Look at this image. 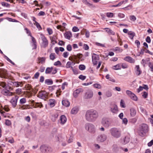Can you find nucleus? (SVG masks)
Listing matches in <instances>:
<instances>
[{
	"mask_svg": "<svg viewBox=\"0 0 153 153\" xmlns=\"http://www.w3.org/2000/svg\"><path fill=\"white\" fill-rule=\"evenodd\" d=\"M64 36L66 39H70L71 37H72V34L71 32L68 31L65 33Z\"/></svg>",
	"mask_w": 153,
	"mask_h": 153,
	"instance_id": "26",
	"label": "nucleus"
},
{
	"mask_svg": "<svg viewBox=\"0 0 153 153\" xmlns=\"http://www.w3.org/2000/svg\"><path fill=\"white\" fill-rule=\"evenodd\" d=\"M62 93V91L60 89H58L56 91V96L57 97H59L61 94Z\"/></svg>",
	"mask_w": 153,
	"mask_h": 153,
	"instance_id": "44",
	"label": "nucleus"
},
{
	"mask_svg": "<svg viewBox=\"0 0 153 153\" xmlns=\"http://www.w3.org/2000/svg\"><path fill=\"white\" fill-rule=\"evenodd\" d=\"M0 77L4 79L8 78L9 76L7 71L5 69L0 68Z\"/></svg>",
	"mask_w": 153,
	"mask_h": 153,
	"instance_id": "7",
	"label": "nucleus"
},
{
	"mask_svg": "<svg viewBox=\"0 0 153 153\" xmlns=\"http://www.w3.org/2000/svg\"><path fill=\"white\" fill-rule=\"evenodd\" d=\"M79 79H81L82 80H83L86 79V76H83L82 75H81L79 76Z\"/></svg>",
	"mask_w": 153,
	"mask_h": 153,
	"instance_id": "63",
	"label": "nucleus"
},
{
	"mask_svg": "<svg viewBox=\"0 0 153 153\" xmlns=\"http://www.w3.org/2000/svg\"><path fill=\"white\" fill-rule=\"evenodd\" d=\"M99 116L97 111L94 109H91L87 110L85 113V118L86 121L89 122H94Z\"/></svg>",
	"mask_w": 153,
	"mask_h": 153,
	"instance_id": "1",
	"label": "nucleus"
},
{
	"mask_svg": "<svg viewBox=\"0 0 153 153\" xmlns=\"http://www.w3.org/2000/svg\"><path fill=\"white\" fill-rule=\"evenodd\" d=\"M130 97L131 100L134 101H137V97L134 93H133V95H132Z\"/></svg>",
	"mask_w": 153,
	"mask_h": 153,
	"instance_id": "37",
	"label": "nucleus"
},
{
	"mask_svg": "<svg viewBox=\"0 0 153 153\" xmlns=\"http://www.w3.org/2000/svg\"><path fill=\"white\" fill-rule=\"evenodd\" d=\"M148 131V127L147 125L143 124L139 128L138 133L140 136L143 137Z\"/></svg>",
	"mask_w": 153,
	"mask_h": 153,
	"instance_id": "2",
	"label": "nucleus"
},
{
	"mask_svg": "<svg viewBox=\"0 0 153 153\" xmlns=\"http://www.w3.org/2000/svg\"><path fill=\"white\" fill-rule=\"evenodd\" d=\"M23 78L25 79H27L30 78V76L29 74H24L23 75Z\"/></svg>",
	"mask_w": 153,
	"mask_h": 153,
	"instance_id": "50",
	"label": "nucleus"
},
{
	"mask_svg": "<svg viewBox=\"0 0 153 153\" xmlns=\"http://www.w3.org/2000/svg\"><path fill=\"white\" fill-rule=\"evenodd\" d=\"M68 85V83L67 82H64L62 85V90H64L65 88V86H67Z\"/></svg>",
	"mask_w": 153,
	"mask_h": 153,
	"instance_id": "56",
	"label": "nucleus"
},
{
	"mask_svg": "<svg viewBox=\"0 0 153 153\" xmlns=\"http://www.w3.org/2000/svg\"><path fill=\"white\" fill-rule=\"evenodd\" d=\"M105 30V31L109 35H115V33L112 31L111 29L108 28H106L104 29Z\"/></svg>",
	"mask_w": 153,
	"mask_h": 153,
	"instance_id": "27",
	"label": "nucleus"
},
{
	"mask_svg": "<svg viewBox=\"0 0 153 153\" xmlns=\"http://www.w3.org/2000/svg\"><path fill=\"white\" fill-rule=\"evenodd\" d=\"M26 102V99L25 98L21 99L19 101V103L21 104H23Z\"/></svg>",
	"mask_w": 153,
	"mask_h": 153,
	"instance_id": "43",
	"label": "nucleus"
},
{
	"mask_svg": "<svg viewBox=\"0 0 153 153\" xmlns=\"http://www.w3.org/2000/svg\"><path fill=\"white\" fill-rule=\"evenodd\" d=\"M130 114L132 117H134L136 114V111L134 108H131L130 109Z\"/></svg>",
	"mask_w": 153,
	"mask_h": 153,
	"instance_id": "30",
	"label": "nucleus"
},
{
	"mask_svg": "<svg viewBox=\"0 0 153 153\" xmlns=\"http://www.w3.org/2000/svg\"><path fill=\"white\" fill-rule=\"evenodd\" d=\"M93 91L91 90H88L85 93V99H88L91 98L93 96Z\"/></svg>",
	"mask_w": 153,
	"mask_h": 153,
	"instance_id": "15",
	"label": "nucleus"
},
{
	"mask_svg": "<svg viewBox=\"0 0 153 153\" xmlns=\"http://www.w3.org/2000/svg\"><path fill=\"white\" fill-rule=\"evenodd\" d=\"M106 136L104 134H102L98 137L97 140L100 142H103L106 139Z\"/></svg>",
	"mask_w": 153,
	"mask_h": 153,
	"instance_id": "16",
	"label": "nucleus"
},
{
	"mask_svg": "<svg viewBox=\"0 0 153 153\" xmlns=\"http://www.w3.org/2000/svg\"><path fill=\"white\" fill-rule=\"evenodd\" d=\"M46 59L45 57H38L36 60L37 62L39 64H44L45 62Z\"/></svg>",
	"mask_w": 153,
	"mask_h": 153,
	"instance_id": "17",
	"label": "nucleus"
},
{
	"mask_svg": "<svg viewBox=\"0 0 153 153\" xmlns=\"http://www.w3.org/2000/svg\"><path fill=\"white\" fill-rule=\"evenodd\" d=\"M130 141L129 138L128 137L126 136L123 139V144H125L128 143Z\"/></svg>",
	"mask_w": 153,
	"mask_h": 153,
	"instance_id": "35",
	"label": "nucleus"
},
{
	"mask_svg": "<svg viewBox=\"0 0 153 153\" xmlns=\"http://www.w3.org/2000/svg\"><path fill=\"white\" fill-rule=\"evenodd\" d=\"M74 63L73 62H68L66 65V67L67 68H71V65Z\"/></svg>",
	"mask_w": 153,
	"mask_h": 153,
	"instance_id": "40",
	"label": "nucleus"
},
{
	"mask_svg": "<svg viewBox=\"0 0 153 153\" xmlns=\"http://www.w3.org/2000/svg\"><path fill=\"white\" fill-rule=\"evenodd\" d=\"M48 94L45 91H41L39 92L38 97L42 99L47 98L48 97Z\"/></svg>",
	"mask_w": 153,
	"mask_h": 153,
	"instance_id": "10",
	"label": "nucleus"
},
{
	"mask_svg": "<svg viewBox=\"0 0 153 153\" xmlns=\"http://www.w3.org/2000/svg\"><path fill=\"white\" fill-rule=\"evenodd\" d=\"M79 110V108L76 106L74 107L71 110V113L72 114H77Z\"/></svg>",
	"mask_w": 153,
	"mask_h": 153,
	"instance_id": "24",
	"label": "nucleus"
},
{
	"mask_svg": "<svg viewBox=\"0 0 153 153\" xmlns=\"http://www.w3.org/2000/svg\"><path fill=\"white\" fill-rule=\"evenodd\" d=\"M79 68L80 70H83L85 69V67L84 65H79Z\"/></svg>",
	"mask_w": 153,
	"mask_h": 153,
	"instance_id": "52",
	"label": "nucleus"
},
{
	"mask_svg": "<svg viewBox=\"0 0 153 153\" xmlns=\"http://www.w3.org/2000/svg\"><path fill=\"white\" fill-rule=\"evenodd\" d=\"M55 56L56 54L55 53H51L50 55V59L52 60H53L56 58Z\"/></svg>",
	"mask_w": 153,
	"mask_h": 153,
	"instance_id": "41",
	"label": "nucleus"
},
{
	"mask_svg": "<svg viewBox=\"0 0 153 153\" xmlns=\"http://www.w3.org/2000/svg\"><path fill=\"white\" fill-rule=\"evenodd\" d=\"M66 48L68 51H71L72 50L71 45L70 44H68L67 45Z\"/></svg>",
	"mask_w": 153,
	"mask_h": 153,
	"instance_id": "58",
	"label": "nucleus"
},
{
	"mask_svg": "<svg viewBox=\"0 0 153 153\" xmlns=\"http://www.w3.org/2000/svg\"><path fill=\"white\" fill-rule=\"evenodd\" d=\"M40 150L42 153H48L51 150V147L45 145H42L40 148Z\"/></svg>",
	"mask_w": 153,
	"mask_h": 153,
	"instance_id": "6",
	"label": "nucleus"
},
{
	"mask_svg": "<svg viewBox=\"0 0 153 153\" xmlns=\"http://www.w3.org/2000/svg\"><path fill=\"white\" fill-rule=\"evenodd\" d=\"M126 94L130 97L132 95H133V93L131 91L127 90L126 91Z\"/></svg>",
	"mask_w": 153,
	"mask_h": 153,
	"instance_id": "47",
	"label": "nucleus"
},
{
	"mask_svg": "<svg viewBox=\"0 0 153 153\" xmlns=\"http://www.w3.org/2000/svg\"><path fill=\"white\" fill-rule=\"evenodd\" d=\"M125 104L123 100H121L120 102V105L121 107L124 108L125 107Z\"/></svg>",
	"mask_w": 153,
	"mask_h": 153,
	"instance_id": "59",
	"label": "nucleus"
},
{
	"mask_svg": "<svg viewBox=\"0 0 153 153\" xmlns=\"http://www.w3.org/2000/svg\"><path fill=\"white\" fill-rule=\"evenodd\" d=\"M121 66L123 68H128V66L125 63H123L121 65Z\"/></svg>",
	"mask_w": 153,
	"mask_h": 153,
	"instance_id": "64",
	"label": "nucleus"
},
{
	"mask_svg": "<svg viewBox=\"0 0 153 153\" xmlns=\"http://www.w3.org/2000/svg\"><path fill=\"white\" fill-rule=\"evenodd\" d=\"M56 139L59 141H60L61 140V139H63V137L62 136V134H59L58 136H57L56 137Z\"/></svg>",
	"mask_w": 153,
	"mask_h": 153,
	"instance_id": "42",
	"label": "nucleus"
},
{
	"mask_svg": "<svg viewBox=\"0 0 153 153\" xmlns=\"http://www.w3.org/2000/svg\"><path fill=\"white\" fill-rule=\"evenodd\" d=\"M76 59V56H73L72 57H69V59L74 62V65L75 63L74 62L75 59Z\"/></svg>",
	"mask_w": 153,
	"mask_h": 153,
	"instance_id": "39",
	"label": "nucleus"
},
{
	"mask_svg": "<svg viewBox=\"0 0 153 153\" xmlns=\"http://www.w3.org/2000/svg\"><path fill=\"white\" fill-rule=\"evenodd\" d=\"M111 135L116 138L119 137L121 134V131L120 130L116 128H111L110 130Z\"/></svg>",
	"mask_w": 153,
	"mask_h": 153,
	"instance_id": "3",
	"label": "nucleus"
},
{
	"mask_svg": "<svg viewBox=\"0 0 153 153\" xmlns=\"http://www.w3.org/2000/svg\"><path fill=\"white\" fill-rule=\"evenodd\" d=\"M102 124L105 127H108L110 125L111 122L108 118H103L102 120Z\"/></svg>",
	"mask_w": 153,
	"mask_h": 153,
	"instance_id": "12",
	"label": "nucleus"
},
{
	"mask_svg": "<svg viewBox=\"0 0 153 153\" xmlns=\"http://www.w3.org/2000/svg\"><path fill=\"white\" fill-rule=\"evenodd\" d=\"M129 18L131 20L133 21H135L136 19V17L134 15L130 16Z\"/></svg>",
	"mask_w": 153,
	"mask_h": 153,
	"instance_id": "49",
	"label": "nucleus"
},
{
	"mask_svg": "<svg viewBox=\"0 0 153 153\" xmlns=\"http://www.w3.org/2000/svg\"><path fill=\"white\" fill-rule=\"evenodd\" d=\"M85 128L89 132L91 133H94L95 131L94 126L92 124L88 123L85 125Z\"/></svg>",
	"mask_w": 153,
	"mask_h": 153,
	"instance_id": "5",
	"label": "nucleus"
},
{
	"mask_svg": "<svg viewBox=\"0 0 153 153\" xmlns=\"http://www.w3.org/2000/svg\"><path fill=\"white\" fill-rule=\"evenodd\" d=\"M34 24L36 25L37 28L39 30H41L42 29V28L40 24L37 22H35V23H33Z\"/></svg>",
	"mask_w": 153,
	"mask_h": 153,
	"instance_id": "38",
	"label": "nucleus"
},
{
	"mask_svg": "<svg viewBox=\"0 0 153 153\" xmlns=\"http://www.w3.org/2000/svg\"><path fill=\"white\" fill-rule=\"evenodd\" d=\"M58 116V114L57 113H55L53 114L51 117L52 120L53 122H55L57 119Z\"/></svg>",
	"mask_w": 153,
	"mask_h": 153,
	"instance_id": "23",
	"label": "nucleus"
},
{
	"mask_svg": "<svg viewBox=\"0 0 153 153\" xmlns=\"http://www.w3.org/2000/svg\"><path fill=\"white\" fill-rule=\"evenodd\" d=\"M149 66L151 69V71H153V64L151 62L149 63Z\"/></svg>",
	"mask_w": 153,
	"mask_h": 153,
	"instance_id": "55",
	"label": "nucleus"
},
{
	"mask_svg": "<svg viewBox=\"0 0 153 153\" xmlns=\"http://www.w3.org/2000/svg\"><path fill=\"white\" fill-rule=\"evenodd\" d=\"M128 34L129 35V37L131 39H133L135 35V33L134 32L132 31H129L128 33Z\"/></svg>",
	"mask_w": 153,
	"mask_h": 153,
	"instance_id": "31",
	"label": "nucleus"
},
{
	"mask_svg": "<svg viewBox=\"0 0 153 153\" xmlns=\"http://www.w3.org/2000/svg\"><path fill=\"white\" fill-rule=\"evenodd\" d=\"M6 57V59H7V60L9 62H10L11 64H12V65H15V64L14 62H13L10 59H9L7 56H5Z\"/></svg>",
	"mask_w": 153,
	"mask_h": 153,
	"instance_id": "62",
	"label": "nucleus"
},
{
	"mask_svg": "<svg viewBox=\"0 0 153 153\" xmlns=\"http://www.w3.org/2000/svg\"><path fill=\"white\" fill-rule=\"evenodd\" d=\"M47 30L49 35H51L53 33V31L51 29L48 28H47Z\"/></svg>",
	"mask_w": 153,
	"mask_h": 153,
	"instance_id": "54",
	"label": "nucleus"
},
{
	"mask_svg": "<svg viewBox=\"0 0 153 153\" xmlns=\"http://www.w3.org/2000/svg\"><path fill=\"white\" fill-rule=\"evenodd\" d=\"M57 72L56 68H53V67H47L45 70V73L46 74L51 73L52 74H56Z\"/></svg>",
	"mask_w": 153,
	"mask_h": 153,
	"instance_id": "8",
	"label": "nucleus"
},
{
	"mask_svg": "<svg viewBox=\"0 0 153 153\" xmlns=\"http://www.w3.org/2000/svg\"><path fill=\"white\" fill-rule=\"evenodd\" d=\"M83 91V89L81 88H78L75 90L73 92V95L75 98L77 97L79 94Z\"/></svg>",
	"mask_w": 153,
	"mask_h": 153,
	"instance_id": "14",
	"label": "nucleus"
},
{
	"mask_svg": "<svg viewBox=\"0 0 153 153\" xmlns=\"http://www.w3.org/2000/svg\"><path fill=\"white\" fill-rule=\"evenodd\" d=\"M40 37L42 41L41 44V47L42 48H45L48 46V40L44 35L42 33L40 34Z\"/></svg>",
	"mask_w": 153,
	"mask_h": 153,
	"instance_id": "4",
	"label": "nucleus"
},
{
	"mask_svg": "<svg viewBox=\"0 0 153 153\" xmlns=\"http://www.w3.org/2000/svg\"><path fill=\"white\" fill-rule=\"evenodd\" d=\"M112 68L113 69L115 70H120L121 69V64H118L112 67Z\"/></svg>",
	"mask_w": 153,
	"mask_h": 153,
	"instance_id": "33",
	"label": "nucleus"
},
{
	"mask_svg": "<svg viewBox=\"0 0 153 153\" xmlns=\"http://www.w3.org/2000/svg\"><path fill=\"white\" fill-rule=\"evenodd\" d=\"M1 4L3 6L6 7H10V5L9 4L4 2H2Z\"/></svg>",
	"mask_w": 153,
	"mask_h": 153,
	"instance_id": "51",
	"label": "nucleus"
},
{
	"mask_svg": "<svg viewBox=\"0 0 153 153\" xmlns=\"http://www.w3.org/2000/svg\"><path fill=\"white\" fill-rule=\"evenodd\" d=\"M30 108V106L29 105H23L21 106H20L19 108V109L22 110L29 109Z\"/></svg>",
	"mask_w": 153,
	"mask_h": 153,
	"instance_id": "28",
	"label": "nucleus"
},
{
	"mask_svg": "<svg viewBox=\"0 0 153 153\" xmlns=\"http://www.w3.org/2000/svg\"><path fill=\"white\" fill-rule=\"evenodd\" d=\"M92 62L94 65H96L98 61L99 60L100 57L98 55L94 53L92 56Z\"/></svg>",
	"mask_w": 153,
	"mask_h": 153,
	"instance_id": "11",
	"label": "nucleus"
},
{
	"mask_svg": "<svg viewBox=\"0 0 153 153\" xmlns=\"http://www.w3.org/2000/svg\"><path fill=\"white\" fill-rule=\"evenodd\" d=\"M42 4H40V5L41 6V8L42 9L43 7V4L45 5L46 6H48L51 5V3L48 1H42Z\"/></svg>",
	"mask_w": 153,
	"mask_h": 153,
	"instance_id": "34",
	"label": "nucleus"
},
{
	"mask_svg": "<svg viewBox=\"0 0 153 153\" xmlns=\"http://www.w3.org/2000/svg\"><path fill=\"white\" fill-rule=\"evenodd\" d=\"M135 73L137 76H139L142 73V71L140 69L139 65H137L135 66Z\"/></svg>",
	"mask_w": 153,
	"mask_h": 153,
	"instance_id": "19",
	"label": "nucleus"
},
{
	"mask_svg": "<svg viewBox=\"0 0 153 153\" xmlns=\"http://www.w3.org/2000/svg\"><path fill=\"white\" fill-rule=\"evenodd\" d=\"M35 108H41L43 107V105L41 102H36L34 104Z\"/></svg>",
	"mask_w": 153,
	"mask_h": 153,
	"instance_id": "32",
	"label": "nucleus"
},
{
	"mask_svg": "<svg viewBox=\"0 0 153 153\" xmlns=\"http://www.w3.org/2000/svg\"><path fill=\"white\" fill-rule=\"evenodd\" d=\"M25 30H26L27 33L28 34L29 36H31L32 35L30 31L27 28H25Z\"/></svg>",
	"mask_w": 153,
	"mask_h": 153,
	"instance_id": "53",
	"label": "nucleus"
},
{
	"mask_svg": "<svg viewBox=\"0 0 153 153\" xmlns=\"http://www.w3.org/2000/svg\"><path fill=\"white\" fill-rule=\"evenodd\" d=\"M13 85L16 87H22L23 85V82H12Z\"/></svg>",
	"mask_w": 153,
	"mask_h": 153,
	"instance_id": "18",
	"label": "nucleus"
},
{
	"mask_svg": "<svg viewBox=\"0 0 153 153\" xmlns=\"http://www.w3.org/2000/svg\"><path fill=\"white\" fill-rule=\"evenodd\" d=\"M5 123L6 125L8 126H10L11 124L10 121L9 120H6Z\"/></svg>",
	"mask_w": 153,
	"mask_h": 153,
	"instance_id": "60",
	"label": "nucleus"
},
{
	"mask_svg": "<svg viewBox=\"0 0 153 153\" xmlns=\"http://www.w3.org/2000/svg\"><path fill=\"white\" fill-rule=\"evenodd\" d=\"M107 16L109 18H112L114 16V14L112 13H107L106 14Z\"/></svg>",
	"mask_w": 153,
	"mask_h": 153,
	"instance_id": "45",
	"label": "nucleus"
},
{
	"mask_svg": "<svg viewBox=\"0 0 153 153\" xmlns=\"http://www.w3.org/2000/svg\"><path fill=\"white\" fill-rule=\"evenodd\" d=\"M45 83L48 85H51L53 83V81L51 79H46L45 81Z\"/></svg>",
	"mask_w": 153,
	"mask_h": 153,
	"instance_id": "36",
	"label": "nucleus"
},
{
	"mask_svg": "<svg viewBox=\"0 0 153 153\" xmlns=\"http://www.w3.org/2000/svg\"><path fill=\"white\" fill-rule=\"evenodd\" d=\"M61 123L64 124L67 121V118L65 116L62 115L60 116V119Z\"/></svg>",
	"mask_w": 153,
	"mask_h": 153,
	"instance_id": "22",
	"label": "nucleus"
},
{
	"mask_svg": "<svg viewBox=\"0 0 153 153\" xmlns=\"http://www.w3.org/2000/svg\"><path fill=\"white\" fill-rule=\"evenodd\" d=\"M62 103L63 105L66 107L69 106L70 103L68 101L66 100H63L62 101Z\"/></svg>",
	"mask_w": 153,
	"mask_h": 153,
	"instance_id": "29",
	"label": "nucleus"
},
{
	"mask_svg": "<svg viewBox=\"0 0 153 153\" xmlns=\"http://www.w3.org/2000/svg\"><path fill=\"white\" fill-rule=\"evenodd\" d=\"M19 97L18 96H15L12 97L10 102L11 103L12 107L15 108L17 105V103Z\"/></svg>",
	"mask_w": 153,
	"mask_h": 153,
	"instance_id": "9",
	"label": "nucleus"
},
{
	"mask_svg": "<svg viewBox=\"0 0 153 153\" xmlns=\"http://www.w3.org/2000/svg\"><path fill=\"white\" fill-rule=\"evenodd\" d=\"M3 94L5 96H11L13 95V93L10 92L8 90H4L2 91Z\"/></svg>",
	"mask_w": 153,
	"mask_h": 153,
	"instance_id": "25",
	"label": "nucleus"
},
{
	"mask_svg": "<svg viewBox=\"0 0 153 153\" xmlns=\"http://www.w3.org/2000/svg\"><path fill=\"white\" fill-rule=\"evenodd\" d=\"M106 95L108 97H110L112 96V93L110 91H107L106 93Z\"/></svg>",
	"mask_w": 153,
	"mask_h": 153,
	"instance_id": "57",
	"label": "nucleus"
},
{
	"mask_svg": "<svg viewBox=\"0 0 153 153\" xmlns=\"http://www.w3.org/2000/svg\"><path fill=\"white\" fill-rule=\"evenodd\" d=\"M0 86L4 88H5L6 87V83L4 82H0Z\"/></svg>",
	"mask_w": 153,
	"mask_h": 153,
	"instance_id": "46",
	"label": "nucleus"
},
{
	"mask_svg": "<svg viewBox=\"0 0 153 153\" xmlns=\"http://www.w3.org/2000/svg\"><path fill=\"white\" fill-rule=\"evenodd\" d=\"M110 108L111 111L114 114H117L118 111L117 106L115 104L111 105Z\"/></svg>",
	"mask_w": 153,
	"mask_h": 153,
	"instance_id": "13",
	"label": "nucleus"
},
{
	"mask_svg": "<svg viewBox=\"0 0 153 153\" xmlns=\"http://www.w3.org/2000/svg\"><path fill=\"white\" fill-rule=\"evenodd\" d=\"M124 60L127 62L131 63H134L135 62V60L131 57L128 56L124 58Z\"/></svg>",
	"mask_w": 153,
	"mask_h": 153,
	"instance_id": "20",
	"label": "nucleus"
},
{
	"mask_svg": "<svg viewBox=\"0 0 153 153\" xmlns=\"http://www.w3.org/2000/svg\"><path fill=\"white\" fill-rule=\"evenodd\" d=\"M56 102L55 100L53 99H50L49 100L48 105L51 107H54Z\"/></svg>",
	"mask_w": 153,
	"mask_h": 153,
	"instance_id": "21",
	"label": "nucleus"
},
{
	"mask_svg": "<svg viewBox=\"0 0 153 153\" xmlns=\"http://www.w3.org/2000/svg\"><path fill=\"white\" fill-rule=\"evenodd\" d=\"M93 86L94 88H97L98 89H100L101 88V85L95 83L93 85Z\"/></svg>",
	"mask_w": 153,
	"mask_h": 153,
	"instance_id": "48",
	"label": "nucleus"
},
{
	"mask_svg": "<svg viewBox=\"0 0 153 153\" xmlns=\"http://www.w3.org/2000/svg\"><path fill=\"white\" fill-rule=\"evenodd\" d=\"M143 89V87L141 86H140L139 87V88L137 89V92L139 93L140 91H142Z\"/></svg>",
	"mask_w": 153,
	"mask_h": 153,
	"instance_id": "61",
	"label": "nucleus"
}]
</instances>
